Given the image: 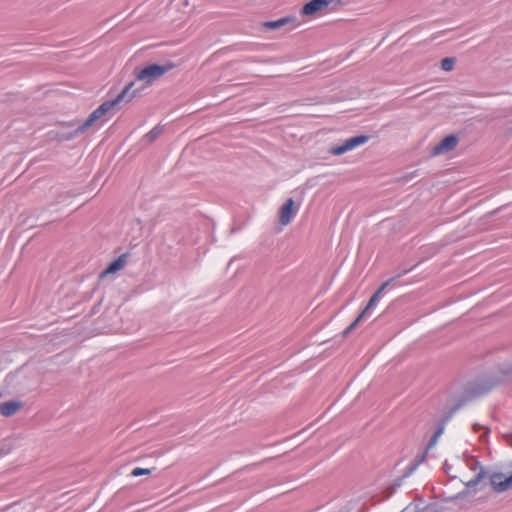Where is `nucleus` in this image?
I'll return each mask as SVG.
<instances>
[{
    "label": "nucleus",
    "instance_id": "f257e3e1",
    "mask_svg": "<svg viewBox=\"0 0 512 512\" xmlns=\"http://www.w3.org/2000/svg\"><path fill=\"white\" fill-rule=\"evenodd\" d=\"M133 86L134 82H131L122 90L120 94L117 95L116 98L102 103L89 115V117L82 125L78 126L73 133L67 135L65 139H71L75 136H78L79 134L85 132L88 128L94 126L98 121L105 122L110 116L114 115L118 109V105L121 102H130L138 94V91L132 90Z\"/></svg>",
    "mask_w": 512,
    "mask_h": 512
},
{
    "label": "nucleus",
    "instance_id": "f03ea898",
    "mask_svg": "<svg viewBox=\"0 0 512 512\" xmlns=\"http://www.w3.org/2000/svg\"><path fill=\"white\" fill-rule=\"evenodd\" d=\"M174 65L172 63L165 64H151L141 69H136V80L142 81L149 85L156 79L163 76L165 73L172 70Z\"/></svg>",
    "mask_w": 512,
    "mask_h": 512
},
{
    "label": "nucleus",
    "instance_id": "7ed1b4c3",
    "mask_svg": "<svg viewBox=\"0 0 512 512\" xmlns=\"http://www.w3.org/2000/svg\"><path fill=\"white\" fill-rule=\"evenodd\" d=\"M368 141V136L359 135L349 138L344 141L341 145L333 146L330 149V153L336 156L342 155L348 151L355 149L356 147L365 144Z\"/></svg>",
    "mask_w": 512,
    "mask_h": 512
},
{
    "label": "nucleus",
    "instance_id": "20e7f679",
    "mask_svg": "<svg viewBox=\"0 0 512 512\" xmlns=\"http://www.w3.org/2000/svg\"><path fill=\"white\" fill-rule=\"evenodd\" d=\"M490 485L494 492L503 493L512 487V474L506 476L501 472H494L489 475Z\"/></svg>",
    "mask_w": 512,
    "mask_h": 512
},
{
    "label": "nucleus",
    "instance_id": "39448f33",
    "mask_svg": "<svg viewBox=\"0 0 512 512\" xmlns=\"http://www.w3.org/2000/svg\"><path fill=\"white\" fill-rule=\"evenodd\" d=\"M335 0H311L306 3L302 8L303 15H313L317 12L323 11Z\"/></svg>",
    "mask_w": 512,
    "mask_h": 512
},
{
    "label": "nucleus",
    "instance_id": "423d86ee",
    "mask_svg": "<svg viewBox=\"0 0 512 512\" xmlns=\"http://www.w3.org/2000/svg\"><path fill=\"white\" fill-rule=\"evenodd\" d=\"M293 206L294 201L292 198H289L280 208L279 219L282 225L289 224L295 216L296 210H294Z\"/></svg>",
    "mask_w": 512,
    "mask_h": 512
},
{
    "label": "nucleus",
    "instance_id": "0eeeda50",
    "mask_svg": "<svg viewBox=\"0 0 512 512\" xmlns=\"http://www.w3.org/2000/svg\"><path fill=\"white\" fill-rule=\"evenodd\" d=\"M458 143V139L454 135L446 136L444 139H442L435 147H434V154L439 155L446 153L456 147Z\"/></svg>",
    "mask_w": 512,
    "mask_h": 512
},
{
    "label": "nucleus",
    "instance_id": "6e6552de",
    "mask_svg": "<svg viewBox=\"0 0 512 512\" xmlns=\"http://www.w3.org/2000/svg\"><path fill=\"white\" fill-rule=\"evenodd\" d=\"M392 281L391 280H388L386 282H384L380 288L372 295V297L370 298V300L368 301L366 307L363 309V311L360 313V316L362 318L366 317L367 315L370 314L371 310L376 306V304L379 302L380 298H381V294L383 292V290L390 284V282Z\"/></svg>",
    "mask_w": 512,
    "mask_h": 512
},
{
    "label": "nucleus",
    "instance_id": "1a4fd4ad",
    "mask_svg": "<svg viewBox=\"0 0 512 512\" xmlns=\"http://www.w3.org/2000/svg\"><path fill=\"white\" fill-rule=\"evenodd\" d=\"M23 406V403L18 400L7 401L0 404V414L5 417H10L16 414L20 408Z\"/></svg>",
    "mask_w": 512,
    "mask_h": 512
},
{
    "label": "nucleus",
    "instance_id": "9d476101",
    "mask_svg": "<svg viewBox=\"0 0 512 512\" xmlns=\"http://www.w3.org/2000/svg\"><path fill=\"white\" fill-rule=\"evenodd\" d=\"M126 263V259H125V256H120L119 258H117L116 260H114L112 263L109 264V266L104 270L102 271L101 273V278L109 275V274H113V273H116L117 271L121 270L124 265Z\"/></svg>",
    "mask_w": 512,
    "mask_h": 512
},
{
    "label": "nucleus",
    "instance_id": "9b49d317",
    "mask_svg": "<svg viewBox=\"0 0 512 512\" xmlns=\"http://www.w3.org/2000/svg\"><path fill=\"white\" fill-rule=\"evenodd\" d=\"M295 22L294 17H283L275 21H267L263 23V27L267 30H276L280 29L281 27Z\"/></svg>",
    "mask_w": 512,
    "mask_h": 512
},
{
    "label": "nucleus",
    "instance_id": "f8f14e48",
    "mask_svg": "<svg viewBox=\"0 0 512 512\" xmlns=\"http://www.w3.org/2000/svg\"><path fill=\"white\" fill-rule=\"evenodd\" d=\"M486 476L485 470L482 466H479V470L476 472L475 476L467 481L465 485L467 487H474L476 486L482 479H484Z\"/></svg>",
    "mask_w": 512,
    "mask_h": 512
},
{
    "label": "nucleus",
    "instance_id": "ddd939ff",
    "mask_svg": "<svg viewBox=\"0 0 512 512\" xmlns=\"http://www.w3.org/2000/svg\"><path fill=\"white\" fill-rule=\"evenodd\" d=\"M163 128L159 125L155 126L152 130H150L144 137L143 141L147 143H151L156 140L162 133Z\"/></svg>",
    "mask_w": 512,
    "mask_h": 512
},
{
    "label": "nucleus",
    "instance_id": "4468645a",
    "mask_svg": "<svg viewBox=\"0 0 512 512\" xmlns=\"http://www.w3.org/2000/svg\"><path fill=\"white\" fill-rule=\"evenodd\" d=\"M454 64H455L454 58L446 57V58L442 59V61H441V68L444 71H451L454 67Z\"/></svg>",
    "mask_w": 512,
    "mask_h": 512
},
{
    "label": "nucleus",
    "instance_id": "2eb2a0df",
    "mask_svg": "<svg viewBox=\"0 0 512 512\" xmlns=\"http://www.w3.org/2000/svg\"><path fill=\"white\" fill-rule=\"evenodd\" d=\"M150 473H151V469L136 467L132 470L131 475L133 477H138V476H142V475H149Z\"/></svg>",
    "mask_w": 512,
    "mask_h": 512
},
{
    "label": "nucleus",
    "instance_id": "dca6fc26",
    "mask_svg": "<svg viewBox=\"0 0 512 512\" xmlns=\"http://www.w3.org/2000/svg\"><path fill=\"white\" fill-rule=\"evenodd\" d=\"M363 318L359 315L344 331L343 335H348L356 326L357 324L362 320Z\"/></svg>",
    "mask_w": 512,
    "mask_h": 512
},
{
    "label": "nucleus",
    "instance_id": "f3484780",
    "mask_svg": "<svg viewBox=\"0 0 512 512\" xmlns=\"http://www.w3.org/2000/svg\"><path fill=\"white\" fill-rule=\"evenodd\" d=\"M444 431V428L443 427H440L436 432L435 434L433 435V437L431 438L430 440V443H429V447H432L436 444L438 438L442 435Z\"/></svg>",
    "mask_w": 512,
    "mask_h": 512
},
{
    "label": "nucleus",
    "instance_id": "a211bd4d",
    "mask_svg": "<svg viewBox=\"0 0 512 512\" xmlns=\"http://www.w3.org/2000/svg\"><path fill=\"white\" fill-rule=\"evenodd\" d=\"M187 4H188V0H172L171 7L178 8L181 5H187Z\"/></svg>",
    "mask_w": 512,
    "mask_h": 512
},
{
    "label": "nucleus",
    "instance_id": "6ab92c4d",
    "mask_svg": "<svg viewBox=\"0 0 512 512\" xmlns=\"http://www.w3.org/2000/svg\"><path fill=\"white\" fill-rule=\"evenodd\" d=\"M468 466L471 470L473 471H476L478 466H479V463L478 461H476L475 459L471 458L469 461H468Z\"/></svg>",
    "mask_w": 512,
    "mask_h": 512
},
{
    "label": "nucleus",
    "instance_id": "aec40b11",
    "mask_svg": "<svg viewBox=\"0 0 512 512\" xmlns=\"http://www.w3.org/2000/svg\"><path fill=\"white\" fill-rule=\"evenodd\" d=\"M503 439L512 447V432L502 434Z\"/></svg>",
    "mask_w": 512,
    "mask_h": 512
},
{
    "label": "nucleus",
    "instance_id": "412c9836",
    "mask_svg": "<svg viewBox=\"0 0 512 512\" xmlns=\"http://www.w3.org/2000/svg\"><path fill=\"white\" fill-rule=\"evenodd\" d=\"M488 432H489V430L487 428H485V433L480 436V439L484 440Z\"/></svg>",
    "mask_w": 512,
    "mask_h": 512
},
{
    "label": "nucleus",
    "instance_id": "4be33fe9",
    "mask_svg": "<svg viewBox=\"0 0 512 512\" xmlns=\"http://www.w3.org/2000/svg\"><path fill=\"white\" fill-rule=\"evenodd\" d=\"M481 428H482V427H481L480 425H478V424H475V425L473 426V429H474V431H475V432H476V431H478V429H481Z\"/></svg>",
    "mask_w": 512,
    "mask_h": 512
},
{
    "label": "nucleus",
    "instance_id": "5701e85b",
    "mask_svg": "<svg viewBox=\"0 0 512 512\" xmlns=\"http://www.w3.org/2000/svg\"><path fill=\"white\" fill-rule=\"evenodd\" d=\"M2 397V393H0V398Z\"/></svg>",
    "mask_w": 512,
    "mask_h": 512
}]
</instances>
